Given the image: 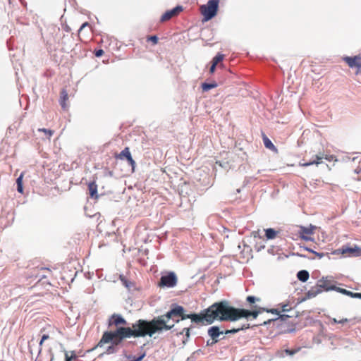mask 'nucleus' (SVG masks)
<instances>
[{
    "mask_svg": "<svg viewBox=\"0 0 361 361\" xmlns=\"http://www.w3.org/2000/svg\"><path fill=\"white\" fill-rule=\"evenodd\" d=\"M186 315L184 314V309L182 306H176L166 314L154 318L151 321L139 319L133 324L132 328H119L114 333H105L101 343L108 342L115 338V343H121L123 339L130 337H145L146 336H152L157 332L163 330H170L174 324H167L169 319L178 322L179 320L176 318Z\"/></svg>",
    "mask_w": 361,
    "mask_h": 361,
    "instance_id": "nucleus-1",
    "label": "nucleus"
},
{
    "mask_svg": "<svg viewBox=\"0 0 361 361\" xmlns=\"http://www.w3.org/2000/svg\"><path fill=\"white\" fill-rule=\"evenodd\" d=\"M224 300L215 302L200 314H190L182 317V319H190L197 324H210L215 320L226 321Z\"/></svg>",
    "mask_w": 361,
    "mask_h": 361,
    "instance_id": "nucleus-2",
    "label": "nucleus"
},
{
    "mask_svg": "<svg viewBox=\"0 0 361 361\" xmlns=\"http://www.w3.org/2000/svg\"><path fill=\"white\" fill-rule=\"evenodd\" d=\"M225 302V312H226V322H235L241 318L247 319L252 316L254 319H256L259 313L265 311V308L258 307L257 305L252 306V310L243 309V308H235L229 305V302L226 300Z\"/></svg>",
    "mask_w": 361,
    "mask_h": 361,
    "instance_id": "nucleus-3",
    "label": "nucleus"
},
{
    "mask_svg": "<svg viewBox=\"0 0 361 361\" xmlns=\"http://www.w3.org/2000/svg\"><path fill=\"white\" fill-rule=\"evenodd\" d=\"M127 324V322L126 320L120 314H114L111 316V317L109 319V322H108V325L109 326H116L117 329L116 331H105L102 336V338L100 339V341H99L98 344H97V347H102L104 344L106 343H108L109 342H111L112 344L114 345H119L121 343H118V344H116L114 342H115V338L108 341V342H105V343H101L102 342V340L104 337V335L105 333H114L116 332L118 329L119 328H125L124 326H120L121 325H126Z\"/></svg>",
    "mask_w": 361,
    "mask_h": 361,
    "instance_id": "nucleus-4",
    "label": "nucleus"
},
{
    "mask_svg": "<svg viewBox=\"0 0 361 361\" xmlns=\"http://www.w3.org/2000/svg\"><path fill=\"white\" fill-rule=\"evenodd\" d=\"M219 2L220 0H209L207 4L200 6V11L204 17L203 21H208L216 15Z\"/></svg>",
    "mask_w": 361,
    "mask_h": 361,
    "instance_id": "nucleus-5",
    "label": "nucleus"
},
{
    "mask_svg": "<svg viewBox=\"0 0 361 361\" xmlns=\"http://www.w3.org/2000/svg\"><path fill=\"white\" fill-rule=\"evenodd\" d=\"M323 159H325L329 161L336 160L334 156L333 155H326L324 154V153H319V154H313L312 156V159H310L307 161H305V159L304 158L302 159L304 162H300L299 165L303 167L309 166L314 164L318 165L322 163V160Z\"/></svg>",
    "mask_w": 361,
    "mask_h": 361,
    "instance_id": "nucleus-6",
    "label": "nucleus"
},
{
    "mask_svg": "<svg viewBox=\"0 0 361 361\" xmlns=\"http://www.w3.org/2000/svg\"><path fill=\"white\" fill-rule=\"evenodd\" d=\"M116 159H126L129 166V172L133 173L135 171V161L133 159L129 147H126L119 154H115Z\"/></svg>",
    "mask_w": 361,
    "mask_h": 361,
    "instance_id": "nucleus-7",
    "label": "nucleus"
},
{
    "mask_svg": "<svg viewBox=\"0 0 361 361\" xmlns=\"http://www.w3.org/2000/svg\"><path fill=\"white\" fill-rule=\"evenodd\" d=\"M343 61L351 68H356L355 74H361V56H345L343 58Z\"/></svg>",
    "mask_w": 361,
    "mask_h": 361,
    "instance_id": "nucleus-8",
    "label": "nucleus"
},
{
    "mask_svg": "<svg viewBox=\"0 0 361 361\" xmlns=\"http://www.w3.org/2000/svg\"><path fill=\"white\" fill-rule=\"evenodd\" d=\"M177 277L175 273L169 272L165 276H162L159 282L160 287H174L177 283Z\"/></svg>",
    "mask_w": 361,
    "mask_h": 361,
    "instance_id": "nucleus-9",
    "label": "nucleus"
},
{
    "mask_svg": "<svg viewBox=\"0 0 361 361\" xmlns=\"http://www.w3.org/2000/svg\"><path fill=\"white\" fill-rule=\"evenodd\" d=\"M334 254L341 253L343 255H348L352 256H360L361 249L357 245L353 247H345L343 246L341 248L338 249L334 252Z\"/></svg>",
    "mask_w": 361,
    "mask_h": 361,
    "instance_id": "nucleus-10",
    "label": "nucleus"
},
{
    "mask_svg": "<svg viewBox=\"0 0 361 361\" xmlns=\"http://www.w3.org/2000/svg\"><path fill=\"white\" fill-rule=\"evenodd\" d=\"M181 11H183L182 6H177L171 10L166 11L161 17V22H166L169 20L173 17L177 16Z\"/></svg>",
    "mask_w": 361,
    "mask_h": 361,
    "instance_id": "nucleus-11",
    "label": "nucleus"
},
{
    "mask_svg": "<svg viewBox=\"0 0 361 361\" xmlns=\"http://www.w3.org/2000/svg\"><path fill=\"white\" fill-rule=\"evenodd\" d=\"M314 226H300V230L298 231V235L300 238L305 240H312V238L310 236L314 233Z\"/></svg>",
    "mask_w": 361,
    "mask_h": 361,
    "instance_id": "nucleus-12",
    "label": "nucleus"
},
{
    "mask_svg": "<svg viewBox=\"0 0 361 361\" xmlns=\"http://www.w3.org/2000/svg\"><path fill=\"white\" fill-rule=\"evenodd\" d=\"M318 285L319 288H322V291L324 290H336L338 287H336L331 285V281L327 279H322L318 281Z\"/></svg>",
    "mask_w": 361,
    "mask_h": 361,
    "instance_id": "nucleus-13",
    "label": "nucleus"
},
{
    "mask_svg": "<svg viewBox=\"0 0 361 361\" xmlns=\"http://www.w3.org/2000/svg\"><path fill=\"white\" fill-rule=\"evenodd\" d=\"M68 100V94L66 90H65V89L61 90V91L60 92L59 103H60V105L61 106V108L63 110H67L68 109V105L67 104Z\"/></svg>",
    "mask_w": 361,
    "mask_h": 361,
    "instance_id": "nucleus-14",
    "label": "nucleus"
},
{
    "mask_svg": "<svg viewBox=\"0 0 361 361\" xmlns=\"http://www.w3.org/2000/svg\"><path fill=\"white\" fill-rule=\"evenodd\" d=\"M224 334L223 331H220L219 328L216 326H213L208 329V334L214 340V343L218 342L217 338Z\"/></svg>",
    "mask_w": 361,
    "mask_h": 361,
    "instance_id": "nucleus-15",
    "label": "nucleus"
},
{
    "mask_svg": "<svg viewBox=\"0 0 361 361\" xmlns=\"http://www.w3.org/2000/svg\"><path fill=\"white\" fill-rule=\"evenodd\" d=\"M88 190L90 196L92 198L97 199L98 195H97V185L94 181L90 182L88 184Z\"/></svg>",
    "mask_w": 361,
    "mask_h": 361,
    "instance_id": "nucleus-16",
    "label": "nucleus"
},
{
    "mask_svg": "<svg viewBox=\"0 0 361 361\" xmlns=\"http://www.w3.org/2000/svg\"><path fill=\"white\" fill-rule=\"evenodd\" d=\"M322 288H319L318 283L312 287L307 293V296L308 298H312L317 295L319 293H322Z\"/></svg>",
    "mask_w": 361,
    "mask_h": 361,
    "instance_id": "nucleus-17",
    "label": "nucleus"
},
{
    "mask_svg": "<svg viewBox=\"0 0 361 361\" xmlns=\"http://www.w3.org/2000/svg\"><path fill=\"white\" fill-rule=\"evenodd\" d=\"M336 291H338L341 293H343L344 295H346L348 296H350L351 298H361L360 293H353L350 290H348L342 288H337Z\"/></svg>",
    "mask_w": 361,
    "mask_h": 361,
    "instance_id": "nucleus-18",
    "label": "nucleus"
},
{
    "mask_svg": "<svg viewBox=\"0 0 361 361\" xmlns=\"http://www.w3.org/2000/svg\"><path fill=\"white\" fill-rule=\"evenodd\" d=\"M25 175V172H22L20 176L16 180L17 184V190L18 192L23 194V179Z\"/></svg>",
    "mask_w": 361,
    "mask_h": 361,
    "instance_id": "nucleus-19",
    "label": "nucleus"
},
{
    "mask_svg": "<svg viewBox=\"0 0 361 361\" xmlns=\"http://www.w3.org/2000/svg\"><path fill=\"white\" fill-rule=\"evenodd\" d=\"M309 273L306 270L300 271L297 274L298 279L302 282L307 281L309 279Z\"/></svg>",
    "mask_w": 361,
    "mask_h": 361,
    "instance_id": "nucleus-20",
    "label": "nucleus"
},
{
    "mask_svg": "<svg viewBox=\"0 0 361 361\" xmlns=\"http://www.w3.org/2000/svg\"><path fill=\"white\" fill-rule=\"evenodd\" d=\"M250 328V325L249 324H243L240 327H238V328H234V329H230V330H226L224 334H235V333H237L241 330H245V329H247Z\"/></svg>",
    "mask_w": 361,
    "mask_h": 361,
    "instance_id": "nucleus-21",
    "label": "nucleus"
},
{
    "mask_svg": "<svg viewBox=\"0 0 361 361\" xmlns=\"http://www.w3.org/2000/svg\"><path fill=\"white\" fill-rule=\"evenodd\" d=\"M265 311L267 312H271L272 314H279V318L281 320H286V318L290 317L289 315H287V314H280L281 310L279 309H278V308L277 309H271V310H266L265 309Z\"/></svg>",
    "mask_w": 361,
    "mask_h": 361,
    "instance_id": "nucleus-22",
    "label": "nucleus"
},
{
    "mask_svg": "<svg viewBox=\"0 0 361 361\" xmlns=\"http://www.w3.org/2000/svg\"><path fill=\"white\" fill-rule=\"evenodd\" d=\"M265 235L267 239H274L276 237L277 232L273 228L265 229Z\"/></svg>",
    "mask_w": 361,
    "mask_h": 361,
    "instance_id": "nucleus-23",
    "label": "nucleus"
},
{
    "mask_svg": "<svg viewBox=\"0 0 361 361\" xmlns=\"http://www.w3.org/2000/svg\"><path fill=\"white\" fill-rule=\"evenodd\" d=\"M65 359H66V361L76 360L78 359V356L75 351L66 352L65 353Z\"/></svg>",
    "mask_w": 361,
    "mask_h": 361,
    "instance_id": "nucleus-24",
    "label": "nucleus"
},
{
    "mask_svg": "<svg viewBox=\"0 0 361 361\" xmlns=\"http://www.w3.org/2000/svg\"><path fill=\"white\" fill-rule=\"evenodd\" d=\"M217 86V84L216 82L214 83H202V90L204 92L209 91V90L214 88Z\"/></svg>",
    "mask_w": 361,
    "mask_h": 361,
    "instance_id": "nucleus-25",
    "label": "nucleus"
},
{
    "mask_svg": "<svg viewBox=\"0 0 361 361\" xmlns=\"http://www.w3.org/2000/svg\"><path fill=\"white\" fill-rule=\"evenodd\" d=\"M263 141H264V144L267 148L270 149H275V146L274 145V144L266 135H264Z\"/></svg>",
    "mask_w": 361,
    "mask_h": 361,
    "instance_id": "nucleus-26",
    "label": "nucleus"
},
{
    "mask_svg": "<svg viewBox=\"0 0 361 361\" xmlns=\"http://www.w3.org/2000/svg\"><path fill=\"white\" fill-rule=\"evenodd\" d=\"M224 59V55L222 54L219 53L216 56H214L212 59V63L214 64V66H217L220 62L223 61Z\"/></svg>",
    "mask_w": 361,
    "mask_h": 361,
    "instance_id": "nucleus-27",
    "label": "nucleus"
},
{
    "mask_svg": "<svg viewBox=\"0 0 361 361\" xmlns=\"http://www.w3.org/2000/svg\"><path fill=\"white\" fill-rule=\"evenodd\" d=\"M260 300V298H256L255 296H252V295H249L246 298V301L250 305V307L252 306H255L254 304L257 302V301H259Z\"/></svg>",
    "mask_w": 361,
    "mask_h": 361,
    "instance_id": "nucleus-28",
    "label": "nucleus"
},
{
    "mask_svg": "<svg viewBox=\"0 0 361 361\" xmlns=\"http://www.w3.org/2000/svg\"><path fill=\"white\" fill-rule=\"evenodd\" d=\"M303 249L307 250V251H308V252H310L313 253L315 256H317L319 259H321V258H322L323 257L325 256L324 253H323V252H317L314 251L312 249L308 248L307 247H304Z\"/></svg>",
    "mask_w": 361,
    "mask_h": 361,
    "instance_id": "nucleus-29",
    "label": "nucleus"
},
{
    "mask_svg": "<svg viewBox=\"0 0 361 361\" xmlns=\"http://www.w3.org/2000/svg\"><path fill=\"white\" fill-rule=\"evenodd\" d=\"M38 131L43 132L46 135L48 136L49 139L53 135L54 130L46 129V128H39Z\"/></svg>",
    "mask_w": 361,
    "mask_h": 361,
    "instance_id": "nucleus-30",
    "label": "nucleus"
},
{
    "mask_svg": "<svg viewBox=\"0 0 361 361\" xmlns=\"http://www.w3.org/2000/svg\"><path fill=\"white\" fill-rule=\"evenodd\" d=\"M348 322V319H345V318L340 319V320H338L336 318H333V319H331V324H336V323L344 324V323Z\"/></svg>",
    "mask_w": 361,
    "mask_h": 361,
    "instance_id": "nucleus-31",
    "label": "nucleus"
},
{
    "mask_svg": "<svg viewBox=\"0 0 361 361\" xmlns=\"http://www.w3.org/2000/svg\"><path fill=\"white\" fill-rule=\"evenodd\" d=\"M147 40L151 41L153 44H157L158 43V37L155 35L147 37Z\"/></svg>",
    "mask_w": 361,
    "mask_h": 361,
    "instance_id": "nucleus-32",
    "label": "nucleus"
},
{
    "mask_svg": "<svg viewBox=\"0 0 361 361\" xmlns=\"http://www.w3.org/2000/svg\"><path fill=\"white\" fill-rule=\"evenodd\" d=\"M290 310H291V307H290V305L288 304H283L281 305L280 310L282 312H288Z\"/></svg>",
    "mask_w": 361,
    "mask_h": 361,
    "instance_id": "nucleus-33",
    "label": "nucleus"
},
{
    "mask_svg": "<svg viewBox=\"0 0 361 361\" xmlns=\"http://www.w3.org/2000/svg\"><path fill=\"white\" fill-rule=\"evenodd\" d=\"M90 26V23L88 22H85L80 27L79 30H78V35L80 36L81 32L85 29V27H89Z\"/></svg>",
    "mask_w": 361,
    "mask_h": 361,
    "instance_id": "nucleus-34",
    "label": "nucleus"
},
{
    "mask_svg": "<svg viewBox=\"0 0 361 361\" xmlns=\"http://www.w3.org/2000/svg\"><path fill=\"white\" fill-rule=\"evenodd\" d=\"M180 334H185L187 338L190 336V329L189 328H184L182 331V332L180 333Z\"/></svg>",
    "mask_w": 361,
    "mask_h": 361,
    "instance_id": "nucleus-35",
    "label": "nucleus"
},
{
    "mask_svg": "<svg viewBox=\"0 0 361 361\" xmlns=\"http://www.w3.org/2000/svg\"><path fill=\"white\" fill-rule=\"evenodd\" d=\"M49 335H47V334H44V335L42 336V338H41L40 342H39V346H42V344H43V343H44V341H46V340H47V339H49Z\"/></svg>",
    "mask_w": 361,
    "mask_h": 361,
    "instance_id": "nucleus-36",
    "label": "nucleus"
},
{
    "mask_svg": "<svg viewBox=\"0 0 361 361\" xmlns=\"http://www.w3.org/2000/svg\"><path fill=\"white\" fill-rule=\"evenodd\" d=\"M104 51L102 49H98L94 51V55L97 57H100L104 54Z\"/></svg>",
    "mask_w": 361,
    "mask_h": 361,
    "instance_id": "nucleus-37",
    "label": "nucleus"
},
{
    "mask_svg": "<svg viewBox=\"0 0 361 361\" xmlns=\"http://www.w3.org/2000/svg\"><path fill=\"white\" fill-rule=\"evenodd\" d=\"M286 353L289 355H293L295 353V350H289V349H286L285 350Z\"/></svg>",
    "mask_w": 361,
    "mask_h": 361,
    "instance_id": "nucleus-38",
    "label": "nucleus"
},
{
    "mask_svg": "<svg viewBox=\"0 0 361 361\" xmlns=\"http://www.w3.org/2000/svg\"><path fill=\"white\" fill-rule=\"evenodd\" d=\"M216 67V66H214V64L212 63L211 67H210V69H209V73H214V71H215Z\"/></svg>",
    "mask_w": 361,
    "mask_h": 361,
    "instance_id": "nucleus-39",
    "label": "nucleus"
},
{
    "mask_svg": "<svg viewBox=\"0 0 361 361\" xmlns=\"http://www.w3.org/2000/svg\"><path fill=\"white\" fill-rule=\"evenodd\" d=\"M109 353H112L114 351V346H109L107 349Z\"/></svg>",
    "mask_w": 361,
    "mask_h": 361,
    "instance_id": "nucleus-40",
    "label": "nucleus"
},
{
    "mask_svg": "<svg viewBox=\"0 0 361 361\" xmlns=\"http://www.w3.org/2000/svg\"><path fill=\"white\" fill-rule=\"evenodd\" d=\"M121 281H123V283H125V285L128 287V285L127 284V281H124L123 279H121Z\"/></svg>",
    "mask_w": 361,
    "mask_h": 361,
    "instance_id": "nucleus-41",
    "label": "nucleus"
},
{
    "mask_svg": "<svg viewBox=\"0 0 361 361\" xmlns=\"http://www.w3.org/2000/svg\"><path fill=\"white\" fill-rule=\"evenodd\" d=\"M41 269H42V270H49V269L44 268V267H42V268H41Z\"/></svg>",
    "mask_w": 361,
    "mask_h": 361,
    "instance_id": "nucleus-42",
    "label": "nucleus"
},
{
    "mask_svg": "<svg viewBox=\"0 0 361 361\" xmlns=\"http://www.w3.org/2000/svg\"><path fill=\"white\" fill-rule=\"evenodd\" d=\"M66 30H67V31H69V30H70V28H69V27H66Z\"/></svg>",
    "mask_w": 361,
    "mask_h": 361,
    "instance_id": "nucleus-43",
    "label": "nucleus"
},
{
    "mask_svg": "<svg viewBox=\"0 0 361 361\" xmlns=\"http://www.w3.org/2000/svg\"><path fill=\"white\" fill-rule=\"evenodd\" d=\"M219 66H220V67H222V66H223V63H221V64L219 65Z\"/></svg>",
    "mask_w": 361,
    "mask_h": 361,
    "instance_id": "nucleus-44",
    "label": "nucleus"
}]
</instances>
